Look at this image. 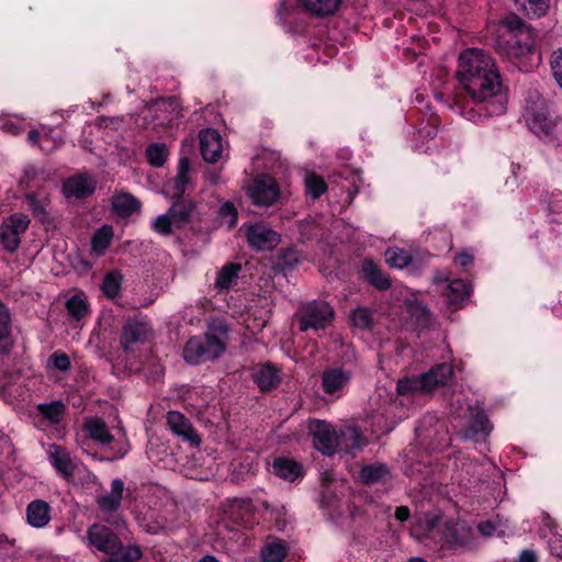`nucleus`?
<instances>
[{
	"label": "nucleus",
	"instance_id": "43",
	"mask_svg": "<svg viewBox=\"0 0 562 562\" xmlns=\"http://www.w3.org/2000/svg\"><path fill=\"white\" fill-rule=\"evenodd\" d=\"M446 295L451 304H459L470 295V286L461 279L452 280Z\"/></svg>",
	"mask_w": 562,
	"mask_h": 562
},
{
	"label": "nucleus",
	"instance_id": "10",
	"mask_svg": "<svg viewBox=\"0 0 562 562\" xmlns=\"http://www.w3.org/2000/svg\"><path fill=\"white\" fill-rule=\"evenodd\" d=\"M247 192L254 204L258 206H270L277 202L280 195L277 181L268 175H261L254 179Z\"/></svg>",
	"mask_w": 562,
	"mask_h": 562
},
{
	"label": "nucleus",
	"instance_id": "49",
	"mask_svg": "<svg viewBox=\"0 0 562 562\" xmlns=\"http://www.w3.org/2000/svg\"><path fill=\"white\" fill-rule=\"evenodd\" d=\"M218 220L222 225H225L227 228H233L237 222V211L231 202H225L221 205L218 210Z\"/></svg>",
	"mask_w": 562,
	"mask_h": 562
},
{
	"label": "nucleus",
	"instance_id": "29",
	"mask_svg": "<svg viewBox=\"0 0 562 562\" xmlns=\"http://www.w3.org/2000/svg\"><path fill=\"white\" fill-rule=\"evenodd\" d=\"M254 380L258 387L266 392L274 389L280 383L277 368L267 363L258 366L254 371Z\"/></svg>",
	"mask_w": 562,
	"mask_h": 562
},
{
	"label": "nucleus",
	"instance_id": "47",
	"mask_svg": "<svg viewBox=\"0 0 562 562\" xmlns=\"http://www.w3.org/2000/svg\"><path fill=\"white\" fill-rule=\"evenodd\" d=\"M122 277L119 272L112 271L104 277L102 283V292L109 299H114L119 295L121 290Z\"/></svg>",
	"mask_w": 562,
	"mask_h": 562
},
{
	"label": "nucleus",
	"instance_id": "51",
	"mask_svg": "<svg viewBox=\"0 0 562 562\" xmlns=\"http://www.w3.org/2000/svg\"><path fill=\"white\" fill-rule=\"evenodd\" d=\"M173 225V221L170 217L169 213L159 215L153 223V228L162 235H168L171 233Z\"/></svg>",
	"mask_w": 562,
	"mask_h": 562
},
{
	"label": "nucleus",
	"instance_id": "41",
	"mask_svg": "<svg viewBox=\"0 0 562 562\" xmlns=\"http://www.w3.org/2000/svg\"><path fill=\"white\" fill-rule=\"evenodd\" d=\"M191 211L192 204L190 201L179 200L175 202L168 212L173 221L175 227L179 228L183 226L189 221Z\"/></svg>",
	"mask_w": 562,
	"mask_h": 562
},
{
	"label": "nucleus",
	"instance_id": "35",
	"mask_svg": "<svg viewBox=\"0 0 562 562\" xmlns=\"http://www.w3.org/2000/svg\"><path fill=\"white\" fill-rule=\"evenodd\" d=\"M288 551L289 549L283 541L273 539L261 548L260 557L262 562H282Z\"/></svg>",
	"mask_w": 562,
	"mask_h": 562
},
{
	"label": "nucleus",
	"instance_id": "14",
	"mask_svg": "<svg viewBox=\"0 0 562 562\" xmlns=\"http://www.w3.org/2000/svg\"><path fill=\"white\" fill-rule=\"evenodd\" d=\"M87 540L88 546L94 547L97 550L110 555H115L121 550L115 533L100 524H94L88 529Z\"/></svg>",
	"mask_w": 562,
	"mask_h": 562
},
{
	"label": "nucleus",
	"instance_id": "59",
	"mask_svg": "<svg viewBox=\"0 0 562 562\" xmlns=\"http://www.w3.org/2000/svg\"><path fill=\"white\" fill-rule=\"evenodd\" d=\"M409 517V509L406 506H400L395 509V518L400 521H405Z\"/></svg>",
	"mask_w": 562,
	"mask_h": 562
},
{
	"label": "nucleus",
	"instance_id": "31",
	"mask_svg": "<svg viewBox=\"0 0 562 562\" xmlns=\"http://www.w3.org/2000/svg\"><path fill=\"white\" fill-rule=\"evenodd\" d=\"M362 272L368 282L374 288L379 290H386L390 288V278L373 261H364L362 265Z\"/></svg>",
	"mask_w": 562,
	"mask_h": 562
},
{
	"label": "nucleus",
	"instance_id": "44",
	"mask_svg": "<svg viewBox=\"0 0 562 562\" xmlns=\"http://www.w3.org/2000/svg\"><path fill=\"white\" fill-rule=\"evenodd\" d=\"M305 192L313 200L318 199L327 189L324 179L314 172H306L304 177Z\"/></svg>",
	"mask_w": 562,
	"mask_h": 562
},
{
	"label": "nucleus",
	"instance_id": "8",
	"mask_svg": "<svg viewBox=\"0 0 562 562\" xmlns=\"http://www.w3.org/2000/svg\"><path fill=\"white\" fill-rule=\"evenodd\" d=\"M439 541L446 549L465 548L473 540V530L464 521L446 519L440 528Z\"/></svg>",
	"mask_w": 562,
	"mask_h": 562
},
{
	"label": "nucleus",
	"instance_id": "28",
	"mask_svg": "<svg viewBox=\"0 0 562 562\" xmlns=\"http://www.w3.org/2000/svg\"><path fill=\"white\" fill-rule=\"evenodd\" d=\"M299 7L315 16H328L334 14L341 0H296Z\"/></svg>",
	"mask_w": 562,
	"mask_h": 562
},
{
	"label": "nucleus",
	"instance_id": "16",
	"mask_svg": "<svg viewBox=\"0 0 562 562\" xmlns=\"http://www.w3.org/2000/svg\"><path fill=\"white\" fill-rule=\"evenodd\" d=\"M249 245L257 250H270L280 243V235L263 223L249 226L247 231Z\"/></svg>",
	"mask_w": 562,
	"mask_h": 562
},
{
	"label": "nucleus",
	"instance_id": "54",
	"mask_svg": "<svg viewBox=\"0 0 562 562\" xmlns=\"http://www.w3.org/2000/svg\"><path fill=\"white\" fill-rule=\"evenodd\" d=\"M551 67L557 81L562 88V49L552 55Z\"/></svg>",
	"mask_w": 562,
	"mask_h": 562
},
{
	"label": "nucleus",
	"instance_id": "52",
	"mask_svg": "<svg viewBox=\"0 0 562 562\" xmlns=\"http://www.w3.org/2000/svg\"><path fill=\"white\" fill-rule=\"evenodd\" d=\"M26 204H27L29 209H31L35 215L42 216L45 214V209L47 206V199L46 198L38 199L34 194H27L26 195Z\"/></svg>",
	"mask_w": 562,
	"mask_h": 562
},
{
	"label": "nucleus",
	"instance_id": "50",
	"mask_svg": "<svg viewBox=\"0 0 562 562\" xmlns=\"http://www.w3.org/2000/svg\"><path fill=\"white\" fill-rule=\"evenodd\" d=\"M350 319L353 326L367 329L372 324V313L366 307H358L351 312Z\"/></svg>",
	"mask_w": 562,
	"mask_h": 562
},
{
	"label": "nucleus",
	"instance_id": "53",
	"mask_svg": "<svg viewBox=\"0 0 562 562\" xmlns=\"http://www.w3.org/2000/svg\"><path fill=\"white\" fill-rule=\"evenodd\" d=\"M10 314L5 306L0 302V339L8 337L10 334Z\"/></svg>",
	"mask_w": 562,
	"mask_h": 562
},
{
	"label": "nucleus",
	"instance_id": "32",
	"mask_svg": "<svg viewBox=\"0 0 562 562\" xmlns=\"http://www.w3.org/2000/svg\"><path fill=\"white\" fill-rule=\"evenodd\" d=\"M360 479L366 484L384 483L391 479V471L382 463L367 464L360 471Z\"/></svg>",
	"mask_w": 562,
	"mask_h": 562
},
{
	"label": "nucleus",
	"instance_id": "13",
	"mask_svg": "<svg viewBox=\"0 0 562 562\" xmlns=\"http://www.w3.org/2000/svg\"><path fill=\"white\" fill-rule=\"evenodd\" d=\"M29 224V217L21 213L13 214L3 222L0 239L7 250L14 251L19 248L21 235L26 231Z\"/></svg>",
	"mask_w": 562,
	"mask_h": 562
},
{
	"label": "nucleus",
	"instance_id": "42",
	"mask_svg": "<svg viewBox=\"0 0 562 562\" xmlns=\"http://www.w3.org/2000/svg\"><path fill=\"white\" fill-rule=\"evenodd\" d=\"M145 155H146L147 161L153 167L158 168V167H161L166 162V160L169 156V150L165 144L151 143L146 148Z\"/></svg>",
	"mask_w": 562,
	"mask_h": 562
},
{
	"label": "nucleus",
	"instance_id": "56",
	"mask_svg": "<svg viewBox=\"0 0 562 562\" xmlns=\"http://www.w3.org/2000/svg\"><path fill=\"white\" fill-rule=\"evenodd\" d=\"M477 530L481 535L490 537L494 533L495 526L491 521H483L477 526Z\"/></svg>",
	"mask_w": 562,
	"mask_h": 562
},
{
	"label": "nucleus",
	"instance_id": "34",
	"mask_svg": "<svg viewBox=\"0 0 562 562\" xmlns=\"http://www.w3.org/2000/svg\"><path fill=\"white\" fill-rule=\"evenodd\" d=\"M429 376H411L397 382L396 390L401 395L427 394Z\"/></svg>",
	"mask_w": 562,
	"mask_h": 562
},
{
	"label": "nucleus",
	"instance_id": "24",
	"mask_svg": "<svg viewBox=\"0 0 562 562\" xmlns=\"http://www.w3.org/2000/svg\"><path fill=\"white\" fill-rule=\"evenodd\" d=\"M350 380V373L340 369L333 368L324 371L322 376L323 391L327 394H335L348 384Z\"/></svg>",
	"mask_w": 562,
	"mask_h": 562
},
{
	"label": "nucleus",
	"instance_id": "39",
	"mask_svg": "<svg viewBox=\"0 0 562 562\" xmlns=\"http://www.w3.org/2000/svg\"><path fill=\"white\" fill-rule=\"evenodd\" d=\"M386 262L394 268L404 269L414 263V256L402 248L392 247L385 251Z\"/></svg>",
	"mask_w": 562,
	"mask_h": 562
},
{
	"label": "nucleus",
	"instance_id": "57",
	"mask_svg": "<svg viewBox=\"0 0 562 562\" xmlns=\"http://www.w3.org/2000/svg\"><path fill=\"white\" fill-rule=\"evenodd\" d=\"M538 559H537V554L533 550H529V549H526L524 550L519 558H518V562H537Z\"/></svg>",
	"mask_w": 562,
	"mask_h": 562
},
{
	"label": "nucleus",
	"instance_id": "36",
	"mask_svg": "<svg viewBox=\"0 0 562 562\" xmlns=\"http://www.w3.org/2000/svg\"><path fill=\"white\" fill-rule=\"evenodd\" d=\"M273 472L281 479L294 481L302 475V467L293 460L279 458L274 460Z\"/></svg>",
	"mask_w": 562,
	"mask_h": 562
},
{
	"label": "nucleus",
	"instance_id": "7",
	"mask_svg": "<svg viewBox=\"0 0 562 562\" xmlns=\"http://www.w3.org/2000/svg\"><path fill=\"white\" fill-rule=\"evenodd\" d=\"M335 316L334 308L326 302H308L300 308L299 324L300 330H318L328 327Z\"/></svg>",
	"mask_w": 562,
	"mask_h": 562
},
{
	"label": "nucleus",
	"instance_id": "46",
	"mask_svg": "<svg viewBox=\"0 0 562 562\" xmlns=\"http://www.w3.org/2000/svg\"><path fill=\"white\" fill-rule=\"evenodd\" d=\"M529 16L540 18L544 15L550 7V0H514Z\"/></svg>",
	"mask_w": 562,
	"mask_h": 562
},
{
	"label": "nucleus",
	"instance_id": "45",
	"mask_svg": "<svg viewBox=\"0 0 562 562\" xmlns=\"http://www.w3.org/2000/svg\"><path fill=\"white\" fill-rule=\"evenodd\" d=\"M66 307L71 317L75 318L76 321L82 319L89 313V305L87 299L81 294L71 296L67 301Z\"/></svg>",
	"mask_w": 562,
	"mask_h": 562
},
{
	"label": "nucleus",
	"instance_id": "15",
	"mask_svg": "<svg viewBox=\"0 0 562 562\" xmlns=\"http://www.w3.org/2000/svg\"><path fill=\"white\" fill-rule=\"evenodd\" d=\"M310 429L317 450L327 456H331L337 450L338 434L331 425L323 420H314L311 423Z\"/></svg>",
	"mask_w": 562,
	"mask_h": 562
},
{
	"label": "nucleus",
	"instance_id": "30",
	"mask_svg": "<svg viewBox=\"0 0 562 562\" xmlns=\"http://www.w3.org/2000/svg\"><path fill=\"white\" fill-rule=\"evenodd\" d=\"M453 373L452 367L448 363H440L429 370L427 373L419 376H429L427 379V394L431 393L435 389L443 386L451 379Z\"/></svg>",
	"mask_w": 562,
	"mask_h": 562
},
{
	"label": "nucleus",
	"instance_id": "62",
	"mask_svg": "<svg viewBox=\"0 0 562 562\" xmlns=\"http://www.w3.org/2000/svg\"><path fill=\"white\" fill-rule=\"evenodd\" d=\"M205 177L213 184L217 183L220 180V173L216 171H209Z\"/></svg>",
	"mask_w": 562,
	"mask_h": 562
},
{
	"label": "nucleus",
	"instance_id": "60",
	"mask_svg": "<svg viewBox=\"0 0 562 562\" xmlns=\"http://www.w3.org/2000/svg\"><path fill=\"white\" fill-rule=\"evenodd\" d=\"M123 558L126 560H137L140 558V549L138 547H134L125 553Z\"/></svg>",
	"mask_w": 562,
	"mask_h": 562
},
{
	"label": "nucleus",
	"instance_id": "17",
	"mask_svg": "<svg viewBox=\"0 0 562 562\" xmlns=\"http://www.w3.org/2000/svg\"><path fill=\"white\" fill-rule=\"evenodd\" d=\"M95 186L97 182L92 176L78 173L64 182L63 192L68 199H83L94 192Z\"/></svg>",
	"mask_w": 562,
	"mask_h": 562
},
{
	"label": "nucleus",
	"instance_id": "38",
	"mask_svg": "<svg viewBox=\"0 0 562 562\" xmlns=\"http://www.w3.org/2000/svg\"><path fill=\"white\" fill-rule=\"evenodd\" d=\"M137 207V200L127 193H116L112 198V210L120 217L130 216Z\"/></svg>",
	"mask_w": 562,
	"mask_h": 562
},
{
	"label": "nucleus",
	"instance_id": "23",
	"mask_svg": "<svg viewBox=\"0 0 562 562\" xmlns=\"http://www.w3.org/2000/svg\"><path fill=\"white\" fill-rule=\"evenodd\" d=\"M53 467L64 476L72 475L76 464L69 451L60 446L50 445L47 450Z\"/></svg>",
	"mask_w": 562,
	"mask_h": 562
},
{
	"label": "nucleus",
	"instance_id": "12",
	"mask_svg": "<svg viewBox=\"0 0 562 562\" xmlns=\"http://www.w3.org/2000/svg\"><path fill=\"white\" fill-rule=\"evenodd\" d=\"M124 483L120 479L112 481L111 491L97 496L95 502L103 519L112 525L119 524L116 512L121 506Z\"/></svg>",
	"mask_w": 562,
	"mask_h": 562
},
{
	"label": "nucleus",
	"instance_id": "2",
	"mask_svg": "<svg viewBox=\"0 0 562 562\" xmlns=\"http://www.w3.org/2000/svg\"><path fill=\"white\" fill-rule=\"evenodd\" d=\"M85 430L91 439L105 448V459L108 460L122 458L128 450V443L121 430H117L115 435L111 434L105 423L100 418L88 419L85 424Z\"/></svg>",
	"mask_w": 562,
	"mask_h": 562
},
{
	"label": "nucleus",
	"instance_id": "25",
	"mask_svg": "<svg viewBox=\"0 0 562 562\" xmlns=\"http://www.w3.org/2000/svg\"><path fill=\"white\" fill-rule=\"evenodd\" d=\"M192 182V166L188 157H181L178 164V172L171 184L170 191L175 198L180 199Z\"/></svg>",
	"mask_w": 562,
	"mask_h": 562
},
{
	"label": "nucleus",
	"instance_id": "9",
	"mask_svg": "<svg viewBox=\"0 0 562 562\" xmlns=\"http://www.w3.org/2000/svg\"><path fill=\"white\" fill-rule=\"evenodd\" d=\"M180 103L173 98H159L143 106V120L164 125L172 122L180 114Z\"/></svg>",
	"mask_w": 562,
	"mask_h": 562
},
{
	"label": "nucleus",
	"instance_id": "6",
	"mask_svg": "<svg viewBox=\"0 0 562 562\" xmlns=\"http://www.w3.org/2000/svg\"><path fill=\"white\" fill-rule=\"evenodd\" d=\"M496 69L491 56L479 48H469L459 57L458 77L461 85Z\"/></svg>",
	"mask_w": 562,
	"mask_h": 562
},
{
	"label": "nucleus",
	"instance_id": "20",
	"mask_svg": "<svg viewBox=\"0 0 562 562\" xmlns=\"http://www.w3.org/2000/svg\"><path fill=\"white\" fill-rule=\"evenodd\" d=\"M50 512L52 509L47 502L43 499L32 501L26 506V521L33 528H44L52 519Z\"/></svg>",
	"mask_w": 562,
	"mask_h": 562
},
{
	"label": "nucleus",
	"instance_id": "21",
	"mask_svg": "<svg viewBox=\"0 0 562 562\" xmlns=\"http://www.w3.org/2000/svg\"><path fill=\"white\" fill-rule=\"evenodd\" d=\"M120 344L126 355H137L140 349V323L138 321H130L124 325Z\"/></svg>",
	"mask_w": 562,
	"mask_h": 562
},
{
	"label": "nucleus",
	"instance_id": "63",
	"mask_svg": "<svg viewBox=\"0 0 562 562\" xmlns=\"http://www.w3.org/2000/svg\"><path fill=\"white\" fill-rule=\"evenodd\" d=\"M38 137H40V133L37 131H31L27 136L29 142L31 144H36L38 142Z\"/></svg>",
	"mask_w": 562,
	"mask_h": 562
},
{
	"label": "nucleus",
	"instance_id": "5",
	"mask_svg": "<svg viewBox=\"0 0 562 562\" xmlns=\"http://www.w3.org/2000/svg\"><path fill=\"white\" fill-rule=\"evenodd\" d=\"M512 38L508 41L507 54L519 57L531 52L535 44V32L518 15L509 14L503 21Z\"/></svg>",
	"mask_w": 562,
	"mask_h": 562
},
{
	"label": "nucleus",
	"instance_id": "48",
	"mask_svg": "<svg viewBox=\"0 0 562 562\" xmlns=\"http://www.w3.org/2000/svg\"><path fill=\"white\" fill-rule=\"evenodd\" d=\"M38 412L50 423L57 424L64 416V405L60 402L38 405Z\"/></svg>",
	"mask_w": 562,
	"mask_h": 562
},
{
	"label": "nucleus",
	"instance_id": "1",
	"mask_svg": "<svg viewBox=\"0 0 562 562\" xmlns=\"http://www.w3.org/2000/svg\"><path fill=\"white\" fill-rule=\"evenodd\" d=\"M462 88L469 97V101L456 97L450 106L458 110L469 121L476 122L482 117L501 115L505 112L506 98L497 68L471 79L463 83Z\"/></svg>",
	"mask_w": 562,
	"mask_h": 562
},
{
	"label": "nucleus",
	"instance_id": "27",
	"mask_svg": "<svg viewBox=\"0 0 562 562\" xmlns=\"http://www.w3.org/2000/svg\"><path fill=\"white\" fill-rule=\"evenodd\" d=\"M442 522V516L439 510L428 512L418 519L413 530V535L418 539H422L428 537L431 532L437 531L440 536Z\"/></svg>",
	"mask_w": 562,
	"mask_h": 562
},
{
	"label": "nucleus",
	"instance_id": "37",
	"mask_svg": "<svg viewBox=\"0 0 562 562\" xmlns=\"http://www.w3.org/2000/svg\"><path fill=\"white\" fill-rule=\"evenodd\" d=\"M113 228L110 225H103L99 228L92 236L91 240V251L93 255L100 257L104 255L105 250L112 243L113 239Z\"/></svg>",
	"mask_w": 562,
	"mask_h": 562
},
{
	"label": "nucleus",
	"instance_id": "19",
	"mask_svg": "<svg viewBox=\"0 0 562 562\" xmlns=\"http://www.w3.org/2000/svg\"><path fill=\"white\" fill-rule=\"evenodd\" d=\"M240 269L241 267L238 263H225L216 273L213 283L214 290L220 294L232 290L237 284Z\"/></svg>",
	"mask_w": 562,
	"mask_h": 562
},
{
	"label": "nucleus",
	"instance_id": "64",
	"mask_svg": "<svg viewBox=\"0 0 562 562\" xmlns=\"http://www.w3.org/2000/svg\"><path fill=\"white\" fill-rule=\"evenodd\" d=\"M199 562H220L213 555H204L199 560Z\"/></svg>",
	"mask_w": 562,
	"mask_h": 562
},
{
	"label": "nucleus",
	"instance_id": "61",
	"mask_svg": "<svg viewBox=\"0 0 562 562\" xmlns=\"http://www.w3.org/2000/svg\"><path fill=\"white\" fill-rule=\"evenodd\" d=\"M3 128L11 134H19L21 128L12 121H7L3 124Z\"/></svg>",
	"mask_w": 562,
	"mask_h": 562
},
{
	"label": "nucleus",
	"instance_id": "58",
	"mask_svg": "<svg viewBox=\"0 0 562 562\" xmlns=\"http://www.w3.org/2000/svg\"><path fill=\"white\" fill-rule=\"evenodd\" d=\"M473 261V256L468 252H461L456 257V262L461 267H467Z\"/></svg>",
	"mask_w": 562,
	"mask_h": 562
},
{
	"label": "nucleus",
	"instance_id": "22",
	"mask_svg": "<svg viewBox=\"0 0 562 562\" xmlns=\"http://www.w3.org/2000/svg\"><path fill=\"white\" fill-rule=\"evenodd\" d=\"M167 422L172 432L181 436L184 440H188L193 445H199L200 438L198 434L190 422L181 413L169 412Z\"/></svg>",
	"mask_w": 562,
	"mask_h": 562
},
{
	"label": "nucleus",
	"instance_id": "3",
	"mask_svg": "<svg viewBox=\"0 0 562 562\" xmlns=\"http://www.w3.org/2000/svg\"><path fill=\"white\" fill-rule=\"evenodd\" d=\"M148 509L143 515V527L147 532L156 533L168 527L169 519L166 515L167 507L173 508L169 502L168 493L160 486H150L147 492Z\"/></svg>",
	"mask_w": 562,
	"mask_h": 562
},
{
	"label": "nucleus",
	"instance_id": "55",
	"mask_svg": "<svg viewBox=\"0 0 562 562\" xmlns=\"http://www.w3.org/2000/svg\"><path fill=\"white\" fill-rule=\"evenodd\" d=\"M50 362L56 369L60 371H67L70 367V360L65 353L55 352L50 358Z\"/></svg>",
	"mask_w": 562,
	"mask_h": 562
},
{
	"label": "nucleus",
	"instance_id": "33",
	"mask_svg": "<svg viewBox=\"0 0 562 562\" xmlns=\"http://www.w3.org/2000/svg\"><path fill=\"white\" fill-rule=\"evenodd\" d=\"M542 524L541 537L547 539L552 552L560 555L562 552V537L558 533L554 521L548 514H542Z\"/></svg>",
	"mask_w": 562,
	"mask_h": 562
},
{
	"label": "nucleus",
	"instance_id": "18",
	"mask_svg": "<svg viewBox=\"0 0 562 562\" xmlns=\"http://www.w3.org/2000/svg\"><path fill=\"white\" fill-rule=\"evenodd\" d=\"M200 150L207 162H216L223 153V143L220 133L213 128L200 132Z\"/></svg>",
	"mask_w": 562,
	"mask_h": 562
},
{
	"label": "nucleus",
	"instance_id": "11",
	"mask_svg": "<svg viewBox=\"0 0 562 562\" xmlns=\"http://www.w3.org/2000/svg\"><path fill=\"white\" fill-rule=\"evenodd\" d=\"M529 128L535 134H549L553 127V121L549 116L546 101L537 97L535 101H527L524 113Z\"/></svg>",
	"mask_w": 562,
	"mask_h": 562
},
{
	"label": "nucleus",
	"instance_id": "40",
	"mask_svg": "<svg viewBox=\"0 0 562 562\" xmlns=\"http://www.w3.org/2000/svg\"><path fill=\"white\" fill-rule=\"evenodd\" d=\"M468 411L470 413V425H469V431L472 435L476 434H483L484 436H487L490 431L492 430V426L486 418V416L480 412L479 408L469 406Z\"/></svg>",
	"mask_w": 562,
	"mask_h": 562
},
{
	"label": "nucleus",
	"instance_id": "4",
	"mask_svg": "<svg viewBox=\"0 0 562 562\" xmlns=\"http://www.w3.org/2000/svg\"><path fill=\"white\" fill-rule=\"evenodd\" d=\"M225 350V344L214 335L193 337L183 349V358L190 364H199L220 357Z\"/></svg>",
	"mask_w": 562,
	"mask_h": 562
},
{
	"label": "nucleus",
	"instance_id": "26",
	"mask_svg": "<svg viewBox=\"0 0 562 562\" xmlns=\"http://www.w3.org/2000/svg\"><path fill=\"white\" fill-rule=\"evenodd\" d=\"M364 443V438L355 426H345L337 437V449L345 452L361 449Z\"/></svg>",
	"mask_w": 562,
	"mask_h": 562
}]
</instances>
